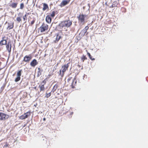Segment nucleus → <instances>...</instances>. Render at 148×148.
I'll use <instances>...</instances> for the list:
<instances>
[{"instance_id": "f257e3e1", "label": "nucleus", "mask_w": 148, "mask_h": 148, "mask_svg": "<svg viewBox=\"0 0 148 148\" xmlns=\"http://www.w3.org/2000/svg\"><path fill=\"white\" fill-rule=\"evenodd\" d=\"M69 63L62 66L61 69L59 71V76L62 77L64 76L65 72L68 70Z\"/></svg>"}, {"instance_id": "f03ea898", "label": "nucleus", "mask_w": 148, "mask_h": 148, "mask_svg": "<svg viewBox=\"0 0 148 148\" xmlns=\"http://www.w3.org/2000/svg\"><path fill=\"white\" fill-rule=\"evenodd\" d=\"M72 24V22L69 20L61 22L59 24V26L60 27H69Z\"/></svg>"}, {"instance_id": "7ed1b4c3", "label": "nucleus", "mask_w": 148, "mask_h": 148, "mask_svg": "<svg viewBox=\"0 0 148 148\" xmlns=\"http://www.w3.org/2000/svg\"><path fill=\"white\" fill-rule=\"evenodd\" d=\"M32 56L31 55L29 54L25 55L23 58L22 62L21 63V64H23V62L26 63H29L32 60Z\"/></svg>"}, {"instance_id": "20e7f679", "label": "nucleus", "mask_w": 148, "mask_h": 148, "mask_svg": "<svg viewBox=\"0 0 148 148\" xmlns=\"http://www.w3.org/2000/svg\"><path fill=\"white\" fill-rule=\"evenodd\" d=\"M9 117V115L2 112H0V120L5 121Z\"/></svg>"}, {"instance_id": "39448f33", "label": "nucleus", "mask_w": 148, "mask_h": 148, "mask_svg": "<svg viewBox=\"0 0 148 148\" xmlns=\"http://www.w3.org/2000/svg\"><path fill=\"white\" fill-rule=\"evenodd\" d=\"M22 72V70L21 69L19 70L17 72L16 77L15 78L14 81L16 82H17L19 81L21 79V73Z\"/></svg>"}, {"instance_id": "423d86ee", "label": "nucleus", "mask_w": 148, "mask_h": 148, "mask_svg": "<svg viewBox=\"0 0 148 148\" xmlns=\"http://www.w3.org/2000/svg\"><path fill=\"white\" fill-rule=\"evenodd\" d=\"M31 111H29L26 113H25L23 115L19 117V119L21 120L25 119L28 117L31 114Z\"/></svg>"}, {"instance_id": "0eeeda50", "label": "nucleus", "mask_w": 148, "mask_h": 148, "mask_svg": "<svg viewBox=\"0 0 148 148\" xmlns=\"http://www.w3.org/2000/svg\"><path fill=\"white\" fill-rule=\"evenodd\" d=\"M5 36H3L2 40L0 41V46H2L4 45H6L7 44V39H5Z\"/></svg>"}, {"instance_id": "6e6552de", "label": "nucleus", "mask_w": 148, "mask_h": 148, "mask_svg": "<svg viewBox=\"0 0 148 148\" xmlns=\"http://www.w3.org/2000/svg\"><path fill=\"white\" fill-rule=\"evenodd\" d=\"M86 15H80L78 17L79 21L81 23H84L86 20Z\"/></svg>"}, {"instance_id": "1a4fd4ad", "label": "nucleus", "mask_w": 148, "mask_h": 148, "mask_svg": "<svg viewBox=\"0 0 148 148\" xmlns=\"http://www.w3.org/2000/svg\"><path fill=\"white\" fill-rule=\"evenodd\" d=\"M6 47L7 49V50L8 51L9 53H10L11 52V48H12V45L10 44V42H8V43L6 45Z\"/></svg>"}, {"instance_id": "9d476101", "label": "nucleus", "mask_w": 148, "mask_h": 148, "mask_svg": "<svg viewBox=\"0 0 148 148\" xmlns=\"http://www.w3.org/2000/svg\"><path fill=\"white\" fill-rule=\"evenodd\" d=\"M38 64L36 60L34 59L30 62V64L31 66L34 67Z\"/></svg>"}, {"instance_id": "9b49d317", "label": "nucleus", "mask_w": 148, "mask_h": 148, "mask_svg": "<svg viewBox=\"0 0 148 148\" xmlns=\"http://www.w3.org/2000/svg\"><path fill=\"white\" fill-rule=\"evenodd\" d=\"M77 84V81L75 78H74L73 80V82L71 85V87L72 88H75V86Z\"/></svg>"}, {"instance_id": "f8f14e48", "label": "nucleus", "mask_w": 148, "mask_h": 148, "mask_svg": "<svg viewBox=\"0 0 148 148\" xmlns=\"http://www.w3.org/2000/svg\"><path fill=\"white\" fill-rule=\"evenodd\" d=\"M39 87L40 88V92L45 90L44 84H42V83H41V84L39 85Z\"/></svg>"}, {"instance_id": "ddd939ff", "label": "nucleus", "mask_w": 148, "mask_h": 148, "mask_svg": "<svg viewBox=\"0 0 148 148\" xmlns=\"http://www.w3.org/2000/svg\"><path fill=\"white\" fill-rule=\"evenodd\" d=\"M61 38V36H59L58 34H57L56 40L54 41V42L55 43L57 42Z\"/></svg>"}, {"instance_id": "4468645a", "label": "nucleus", "mask_w": 148, "mask_h": 148, "mask_svg": "<svg viewBox=\"0 0 148 148\" xmlns=\"http://www.w3.org/2000/svg\"><path fill=\"white\" fill-rule=\"evenodd\" d=\"M47 29L48 28H38V32H40L42 33L46 31H47Z\"/></svg>"}, {"instance_id": "2eb2a0df", "label": "nucleus", "mask_w": 148, "mask_h": 148, "mask_svg": "<svg viewBox=\"0 0 148 148\" xmlns=\"http://www.w3.org/2000/svg\"><path fill=\"white\" fill-rule=\"evenodd\" d=\"M46 20L48 23H50L51 21V18L49 16H47L46 18Z\"/></svg>"}, {"instance_id": "dca6fc26", "label": "nucleus", "mask_w": 148, "mask_h": 148, "mask_svg": "<svg viewBox=\"0 0 148 148\" xmlns=\"http://www.w3.org/2000/svg\"><path fill=\"white\" fill-rule=\"evenodd\" d=\"M68 2L66 0L63 1L60 4L61 6H64L68 4Z\"/></svg>"}, {"instance_id": "f3484780", "label": "nucleus", "mask_w": 148, "mask_h": 148, "mask_svg": "<svg viewBox=\"0 0 148 148\" xmlns=\"http://www.w3.org/2000/svg\"><path fill=\"white\" fill-rule=\"evenodd\" d=\"M58 87V85L57 84H56L53 86L52 91L53 92H55L56 89H57Z\"/></svg>"}, {"instance_id": "a211bd4d", "label": "nucleus", "mask_w": 148, "mask_h": 148, "mask_svg": "<svg viewBox=\"0 0 148 148\" xmlns=\"http://www.w3.org/2000/svg\"><path fill=\"white\" fill-rule=\"evenodd\" d=\"M81 58L83 62H84L85 60L87 59V58L86 57V56L84 55H82Z\"/></svg>"}, {"instance_id": "6ab92c4d", "label": "nucleus", "mask_w": 148, "mask_h": 148, "mask_svg": "<svg viewBox=\"0 0 148 148\" xmlns=\"http://www.w3.org/2000/svg\"><path fill=\"white\" fill-rule=\"evenodd\" d=\"M43 11L47 9L48 8V6L47 4L44 3L43 4Z\"/></svg>"}, {"instance_id": "aec40b11", "label": "nucleus", "mask_w": 148, "mask_h": 148, "mask_svg": "<svg viewBox=\"0 0 148 148\" xmlns=\"http://www.w3.org/2000/svg\"><path fill=\"white\" fill-rule=\"evenodd\" d=\"M87 54L88 55V56L90 59L92 60H95V58H93L91 55H90V53L89 52H88L87 53Z\"/></svg>"}, {"instance_id": "412c9836", "label": "nucleus", "mask_w": 148, "mask_h": 148, "mask_svg": "<svg viewBox=\"0 0 148 148\" xmlns=\"http://www.w3.org/2000/svg\"><path fill=\"white\" fill-rule=\"evenodd\" d=\"M17 3H12L10 5V6L13 8H15L17 5Z\"/></svg>"}, {"instance_id": "4be33fe9", "label": "nucleus", "mask_w": 148, "mask_h": 148, "mask_svg": "<svg viewBox=\"0 0 148 148\" xmlns=\"http://www.w3.org/2000/svg\"><path fill=\"white\" fill-rule=\"evenodd\" d=\"M51 93H46L45 96L47 98H48L51 96Z\"/></svg>"}, {"instance_id": "5701e85b", "label": "nucleus", "mask_w": 148, "mask_h": 148, "mask_svg": "<svg viewBox=\"0 0 148 148\" xmlns=\"http://www.w3.org/2000/svg\"><path fill=\"white\" fill-rule=\"evenodd\" d=\"M16 20L18 22H20L21 21V18L20 17H17L16 18Z\"/></svg>"}, {"instance_id": "b1692460", "label": "nucleus", "mask_w": 148, "mask_h": 148, "mask_svg": "<svg viewBox=\"0 0 148 148\" xmlns=\"http://www.w3.org/2000/svg\"><path fill=\"white\" fill-rule=\"evenodd\" d=\"M24 5L23 3H21L20 5V8L23 9L24 8Z\"/></svg>"}, {"instance_id": "393cba45", "label": "nucleus", "mask_w": 148, "mask_h": 148, "mask_svg": "<svg viewBox=\"0 0 148 148\" xmlns=\"http://www.w3.org/2000/svg\"><path fill=\"white\" fill-rule=\"evenodd\" d=\"M46 80H47V78H46L41 83H42V84H46Z\"/></svg>"}, {"instance_id": "a878e982", "label": "nucleus", "mask_w": 148, "mask_h": 148, "mask_svg": "<svg viewBox=\"0 0 148 148\" xmlns=\"http://www.w3.org/2000/svg\"><path fill=\"white\" fill-rule=\"evenodd\" d=\"M8 146H9V144H8L7 142H6V143H5V145H4V147H8Z\"/></svg>"}, {"instance_id": "bb28decb", "label": "nucleus", "mask_w": 148, "mask_h": 148, "mask_svg": "<svg viewBox=\"0 0 148 148\" xmlns=\"http://www.w3.org/2000/svg\"><path fill=\"white\" fill-rule=\"evenodd\" d=\"M55 16V12H52V13L51 14V16L53 17Z\"/></svg>"}, {"instance_id": "cd10ccee", "label": "nucleus", "mask_w": 148, "mask_h": 148, "mask_svg": "<svg viewBox=\"0 0 148 148\" xmlns=\"http://www.w3.org/2000/svg\"><path fill=\"white\" fill-rule=\"evenodd\" d=\"M87 31V29H86V28H85L83 29L82 31L83 32H84V33H85Z\"/></svg>"}, {"instance_id": "c85d7f7f", "label": "nucleus", "mask_w": 148, "mask_h": 148, "mask_svg": "<svg viewBox=\"0 0 148 148\" xmlns=\"http://www.w3.org/2000/svg\"><path fill=\"white\" fill-rule=\"evenodd\" d=\"M26 16H27L26 14L23 17V19L24 21H25V18H26Z\"/></svg>"}, {"instance_id": "c756f323", "label": "nucleus", "mask_w": 148, "mask_h": 148, "mask_svg": "<svg viewBox=\"0 0 148 148\" xmlns=\"http://www.w3.org/2000/svg\"><path fill=\"white\" fill-rule=\"evenodd\" d=\"M35 22V20H33L31 22V25H33Z\"/></svg>"}, {"instance_id": "7c9ffc66", "label": "nucleus", "mask_w": 148, "mask_h": 148, "mask_svg": "<svg viewBox=\"0 0 148 148\" xmlns=\"http://www.w3.org/2000/svg\"><path fill=\"white\" fill-rule=\"evenodd\" d=\"M72 77H70L68 79V80L69 81H70V80L72 79Z\"/></svg>"}, {"instance_id": "2f4dec72", "label": "nucleus", "mask_w": 148, "mask_h": 148, "mask_svg": "<svg viewBox=\"0 0 148 148\" xmlns=\"http://www.w3.org/2000/svg\"><path fill=\"white\" fill-rule=\"evenodd\" d=\"M43 120L44 121H45L46 120V118H44L43 119Z\"/></svg>"}, {"instance_id": "473e14b6", "label": "nucleus", "mask_w": 148, "mask_h": 148, "mask_svg": "<svg viewBox=\"0 0 148 148\" xmlns=\"http://www.w3.org/2000/svg\"><path fill=\"white\" fill-rule=\"evenodd\" d=\"M8 28H10L9 26H8ZM13 27V26H11L10 28H12Z\"/></svg>"}, {"instance_id": "72a5a7b5", "label": "nucleus", "mask_w": 148, "mask_h": 148, "mask_svg": "<svg viewBox=\"0 0 148 148\" xmlns=\"http://www.w3.org/2000/svg\"><path fill=\"white\" fill-rule=\"evenodd\" d=\"M40 28H43V27H42V26H41Z\"/></svg>"}, {"instance_id": "f704fd0d", "label": "nucleus", "mask_w": 148, "mask_h": 148, "mask_svg": "<svg viewBox=\"0 0 148 148\" xmlns=\"http://www.w3.org/2000/svg\"><path fill=\"white\" fill-rule=\"evenodd\" d=\"M87 26H86V27H85V28H87Z\"/></svg>"}, {"instance_id": "c9c22d12", "label": "nucleus", "mask_w": 148, "mask_h": 148, "mask_svg": "<svg viewBox=\"0 0 148 148\" xmlns=\"http://www.w3.org/2000/svg\"><path fill=\"white\" fill-rule=\"evenodd\" d=\"M49 77H50L51 76V75H49Z\"/></svg>"}, {"instance_id": "e433bc0d", "label": "nucleus", "mask_w": 148, "mask_h": 148, "mask_svg": "<svg viewBox=\"0 0 148 148\" xmlns=\"http://www.w3.org/2000/svg\"><path fill=\"white\" fill-rule=\"evenodd\" d=\"M35 89H36V87H35Z\"/></svg>"}]
</instances>
